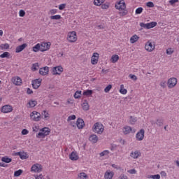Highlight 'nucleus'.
<instances>
[{"instance_id": "4be33fe9", "label": "nucleus", "mask_w": 179, "mask_h": 179, "mask_svg": "<svg viewBox=\"0 0 179 179\" xmlns=\"http://www.w3.org/2000/svg\"><path fill=\"white\" fill-rule=\"evenodd\" d=\"M15 156H20L22 160H25L26 159H29V155L26 152H18L15 153Z\"/></svg>"}, {"instance_id": "393cba45", "label": "nucleus", "mask_w": 179, "mask_h": 179, "mask_svg": "<svg viewBox=\"0 0 179 179\" xmlns=\"http://www.w3.org/2000/svg\"><path fill=\"white\" fill-rule=\"evenodd\" d=\"M37 106V101L36 100H29L27 103L28 108H33V107H36Z\"/></svg>"}, {"instance_id": "c85d7f7f", "label": "nucleus", "mask_w": 179, "mask_h": 179, "mask_svg": "<svg viewBox=\"0 0 179 179\" xmlns=\"http://www.w3.org/2000/svg\"><path fill=\"white\" fill-rule=\"evenodd\" d=\"M38 69H40V64L38 62L32 64L31 67L32 72H36V71H38Z\"/></svg>"}, {"instance_id": "dca6fc26", "label": "nucleus", "mask_w": 179, "mask_h": 179, "mask_svg": "<svg viewBox=\"0 0 179 179\" xmlns=\"http://www.w3.org/2000/svg\"><path fill=\"white\" fill-rule=\"evenodd\" d=\"M135 129H132L130 126H124L122 128L124 135H129L131 132L135 133Z\"/></svg>"}, {"instance_id": "5701e85b", "label": "nucleus", "mask_w": 179, "mask_h": 179, "mask_svg": "<svg viewBox=\"0 0 179 179\" xmlns=\"http://www.w3.org/2000/svg\"><path fill=\"white\" fill-rule=\"evenodd\" d=\"M105 179H113L114 177V172L110 170H107L103 176Z\"/></svg>"}, {"instance_id": "338daca9", "label": "nucleus", "mask_w": 179, "mask_h": 179, "mask_svg": "<svg viewBox=\"0 0 179 179\" xmlns=\"http://www.w3.org/2000/svg\"><path fill=\"white\" fill-rule=\"evenodd\" d=\"M178 2V0H170L169 1V3H171V5H174V3Z\"/></svg>"}, {"instance_id": "49530a36", "label": "nucleus", "mask_w": 179, "mask_h": 179, "mask_svg": "<svg viewBox=\"0 0 179 179\" xmlns=\"http://www.w3.org/2000/svg\"><path fill=\"white\" fill-rule=\"evenodd\" d=\"M32 131H33V132H38V131H40V126L34 125L32 127Z\"/></svg>"}, {"instance_id": "603ef678", "label": "nucleus", "mask_w": 179, "mask_h": 179, "mask_svg": "<svg viewBox=\"0 0 179 179\" xmlns=\"http://www.w3.org/2000/svg\"><path fill=\"white\" fill-rule=\"evenodd\" d=\"M174 52V49L169 48L166 50L167 55H171Z\"/></svg>"}, {"instance_id": "3c124183", "label": "nucleus", "mask_w": 179, "mask_h": 179, "mask_svg": "<svg viewBox=\"0 0 179 179\" xmlns=\"http://www.w3.org/2000/svg\"><path fill=\"white\" fill-rule=\"evenodd\" d=\"M74 120H76V115H72L68 117L67 121L69 122V121H73Z\"/></svg>"}, {"instance_id": "7ed1b4c3", "label": "nucleus", "mask_w": 179, "mask_h": 179, "mask_svg": "<svg viewBox=\"0 0 179 179\" xmlns=\"http://www.w3.org/2000/svg\"><path fill=\"white\" fill-rule=\"evenodd\" d=\"M50 130L48 127H44L40 129L38 134H36V138L40 139V138H45L47 136L50 135Z\"/></svg>"}, {"instance_id": "680f3d73", "label": "nucleus", "mask_w": 179, "mask_h": 179, "mask_svg": "<svg viewBox=\"0 0 179 179\" xmlns=\"http://www.w3.org/2000/svg\"><path fill=\"white\" fill-rule=\"evenodd\" d=\"M57 12L58 10L57 9H51L49 13L50 15H55V13H57Z\"/></svg>"}, {"instance_id": "de8ad7c7", "label": "nucleus", "mask_w": 179, "mask_h": 179, "mask_svg": "<svg viewBox=\"0 0 179 179\" xmlns=\"http://www.w3.org/2000/svg\"><path fill=\"white\" fill-rule=\"evenodd\" d=\"M10 54L8 52H4L3 54L0 55V58H8Z\"/></svg>"}, {"instance_id": "b1692460", "label": "nucleus", "mask_w": 179, "mask_h": 179, "mask_svg": "<svg viewBox=\"0 0 179 179\" xmlns=\"http://www.w3.org/2000/svg\"><path fill=\"white\" fill-rule=\"evenodd\" d=\"M139 38L140 37L136 34L131 36L130 38V43L135 44V43H137V41H139Z\"/></svg>"}, {"instance_id": "bb28decb", "label": "nucleus", "mask_w": 179, "mask_h": 179, "mask_svg": "<svg viewBox=\"0 0 179 179\" xmlns=\"http://www.w3.org/2000/svg\"><path fill=\"white\" fill-rule=\"evenodd\" d=\"M89 140L92 143H97V141H99V137L96 134H92L90 136Z\"/></svg>"}, {"instance_id": "2f4dec72", "label": "nucleus", "mask_w": 179, "mask_h": 179, "mask_svg": "<svg viewBox=\"0 0 179 179\" xmlns=\"http://www.w3.org/2000/svg\"><path fill=\"white\" fill-rule=\"evenodd\" d=\"M118 59H120V57L117 55H113L111 57L110 61L113 64H115Z\"/></svg>"}, {"instance_id": "13d9d810", "label": "nucleus", "mask_w": 179, "mask_h": 179, "mask_svg": "<svg viewBox=\"0 0 179 179\" xmlns=\"http://www.w3.org/2000/svg\"><path fill=\"white\" fill-rule=\"evenodd\" d=\"M127 173H129V174H136L137 171H136V169H132L128 170Z\"/></svg>"}, {"instance_id": "f8f14e48", "label": "nucleus", "mask_w": 179, "mask_h": 179, "mask_svg": "<svg viewBox=\"0 0 179 179\" xmlns=\"http://www.w3.org/2000/svg\"><path fill=\"white\" fill-rule=\"evenodd\" d=\"M115 8L117 9V10H125L127 8V6L125 5V1H124V0H120L115 4Z\"/></svg>"}, {"instance_id": "4d7b16f0", "label": "nucleus", "mask_w": 179, "mask_h": 179, "mask_svg": "<svg viewBox=\"0 0 179 179\" xmlns=\"http://www.w3.org/2000/svg\"><path fill=\"white\" fill-rule=\"evenodd\" d=\"M129 78H130V79H131L132 80H138V77H136V76L134 74H129Z\"/></svg>"}, {"instance_id": "e433bc0d", "label": "nucleus", "mask_w": 179, "mask_h": 179, "mask_svg": "<svg viewBox=\"0 0 179 179\" xmlns=\"http://www.w3.org/2000/svg\"><path fill=\"white\" fill-rule=\"evenodd\" d=\"M148 179H160V176L159 174L157 175H148L147 176Z\"/></svg>"}, {"instance_id": "8fccbe9b", "label": "nucleus", "mask_w": 179, "mask_h": 179, "mask_svg": "<svg viewBox=\"0 0 179 179\" xmlns=\"http://www.w3.org/2000/svg\"><path fill=\"white\" fill-rule=\"evenodd\" d=\"M143 12V8L139 7L136 10V15H141Z\"/></svg>"}, {"instance_id": "412c9836", "label": "nucleus", "mask_w": 179, "mask_h": 179, "mask_svg": "<svg viewBox=\"0 0 179 179\" xmlns=\"http://www.w3.org/2000/svg\"><path fill=\"white\" fill-rule=\"evenodd\" d=\"M69 159H70V160H72L73 162L79 160V155H78V152L76 151H73L69 155Z\"/></svg>"}, {"instance_id": "09e8293b", "label": "nucleus", "mask_w": 179, "mask_h": 179, "mask_svg": "<svg viewBox=\"0 0 179 179\" xmlns=\"http://www.w3.org/2000/svg\"><path fill=\"white\" fill-rule=\"evenodd\" d=\"M159 85L163 89L166 88V86H167V82L166 80H162L160 82Z\"/></svg>"}, {"instance_id": "0e129e2a", "label": "nucleus", "mask_w": 179, "mask_h": 179, "mask_svg": "<svg viewBox=\"0 0 179 179\" xmlns=\"http://www.w3.org/2000/svg\"><path fill=\"white\" fill-rule=\"evenodd\" d=\"M101 8L103 9H108V8H110V5H108V4H102Z\"/></svg>"}, {"instance_id": "0eeeda50", "label": "nucleus", "mask_w": 179, "mask_h": 179, "mask_svg": "<svg viewBox=\"0 0 179 179\" xmlns=\"http://www.w3.org/2000/svg\"><path fill=\"white\" fill-rule=\"evenodd\" d=\"M178 80L176 78L172 77L169 78L167 81V86L169 89H173L177 86Z\"/></svg>"}, {"instance_id": "9d476101", "label": "nucleus", "mask_w": 179, "mask_h": 179, "mask_svg": "<svg viewBox=\"0 0 179 179\" xmlns=\"http://www.w3.org/2000/svg\"><path fill=\"white\" fill-rule=\"evenodd\" d=\"M1 111L3 114H9L13 111V107L10 105H4L1 108Z\"/></svg>"}, {"instance_id": "4468645a", "label": "nucleus", "mask_w": 179, "mask_h": 179, "mask_svg": "<svg viewBox=\"0 0 179 179\" xmlns=\"http://www.w3.org/2000/svg\"><path fill=\"white\" fill-rule=\"evenodd\" d=\"M145 138V129H141L139 131H138L136 134V139L138 141H143Z\"/></svg>"}, {"instance_id": "9b49d317", "label": "nucleus", "mask_w": 179, "mask_h": 179, "mask_svg": "<svg viewBox=\"0 0 179 179\" xmlns=\"http://www.w3.org/2000/svg\"><path fill=\"white\" fill-rule=\"evenodd\" d=\"M100 58V54L98 52H94L91 57L92 65H97L99 64V59Z\"/></svg>"}, {"instance_id": "c03bdc74", "label": "nucleus", "mask_w": 179, "mask_h": 179, "mask_svg": "<svg viewBox=\"0 0 179 179\" xmlns=\"http://www.w3.org/2000/svg\"><path fill=\"white\" fill-rule=\"evenodd\" d=\"M1 50H8L9 48V45L8 43H4L0 45Z\"/></svg>"}, {"instance_id": "4c0bfd02", "label": "nucleus", "mask_w": 179, "mask_h": 179, "mask_svg": "<svg viewBox=\"0 0 179 179\" xmlns=\"http://www.w3.org/2000/svg\"><path fill=\"white\" fill-rule=\"evenodd\" d=\"M136 121H137L136 117L130 116V117H129V123H130L131 125L135 124V122H136Z\"/></svg>"}, {"instance_id": "7c9ffc66", "label": "nucleus", "mask_w": 179, "mask_h": 179, "mask_svg": "<svg viewBox=\"0 0 179 179\" xmlns=\"http://www.w3.org/2000/svg\"><path fill=\"white\" fill-rule=\"evenodd\" d=\"M164 121L163 120V119L162 117H158L156 120V125H157V127H162V125H163Z\"/></svg>"}, {"instance_id": "cd10ccee", "label": "nucleus", "mask_w": 179, "mask_h": 179, "mask_svg": "<svg viewBox=\"0 0 179 179\" xmlns=\"http://www.w3.org/2000/svg\"><path fill=\"white\" fill-rule=\"evenodd\" d=\"M89 103L87 102V100H85L84 102L82 104V108L84 111H89L90 108Z\"/></svg>"}, {"instance_id": "bf43d9fd", "label": "nucleus", "mask_w": 179, "mask_h": 179, "mask_svg": "<svg viewBox=\"0 0 179 179\" xmlns=\"http://www.w3.org/2000/svg\"><path fill=\"white\" fill-rule=\"evenodd\" d=\"M26 15V12H24V10H20L19 11V16L20 17H24V16Z\"/></svg>"}, {"instance_id": "6e6d98bb", "label": "nucleus", "mask_w": 179, "mask_h": 179, "mask_svg": "<svg viewBox=\"0 0 179 179\" xmlns=\"http://www.w3.org/2000/svg\"><path fill=\"white\" fill-rule=\"evenodd\" d=\"M118 179H129L128 178V176L124 173H121L119 177H118Z\"/></svg>"}, {"instance_id": "6e6552de", "label": "nucleus", "mask_w": 179, "mask_h": 179, "mask_svg": "<svg viewBox=\"0 0 179 179\" xmlns=\"http://www.w3.org/2000/svg\"><path fill=\"white\" fill-rule=\"evenodd\" d=\"M141 27H143V29H153V27H156L157 26V22H151L149 23H143L141 22L140 23Z\"/></svg>"}, {"instance_id": "f257e3e1", "label": "nucleus", "mask_w": 179, "mask_h": 179, "mask_svg": "<svg viewBox=\"0 0 179 179\" xmlns=\"http://www.w3.org/2000/svg\"><path fill=\"white\" fill-rule=\"evenodd\" d=\"M51 48V42H41V43H37L32 48L34 52H45Z\"/></svg>"}, {"instance_id": "39448f33", "label": "nucleus", "mask_w": 179, "mask_h": 179, "mask_svg": "<svg viewBox=\"0 0 179 179\" xmlns=\"http://www.w3.org/2000/svg\"><path fill=\"white\" fill-rule=\"evenodd\" d=\"M144 48L148 52H153L156 48V45L152 41H148L145 43Z\"/></svg>"}, {"instance_id": "a18cd8bd", "label": "nucleus", "mask_w": 179, "mask_h": 179, "mask_svg": "<svg viewBox=\"0 0 179 179\" xmlns=\"http://www.w3.org/2000/svg\"><path fill=\"white\" fill-rule=\"evenodd\" d=\"M22 173H23V171L22 169H19L18 171H15L14 173V177H19Z\"/></svg>"}, {"instance_id": "a211bd4d", "label": "nucleus", "mask_w": 179, "mask_h": 179, "mask_svg": "<svg viewBox=\"0 0 179 179\" xmlns=\"http://www.w3.org/2000/svg\"><path fill=\"white\" fill-rule=\"evenodd\" d=\"M50 72V68L48 66H45L39 69V74H41L42 76H45L48 75Z\"/></svg>"}, {"instance_id": "a19ab883", "label": "nucleus", "mask_w": 179, "mask_h": 179, "mask_svg": "<svg viewBox=\"0 0 179 179\" xmlns=\"http://www.w3.org/2000/svg\"><path fill=\"white\" fill-rule=\"evenodd\" d=\"M50 19L52 20H59V19H61V15H52L50 16Z\"/></svg>"}, {"instance_id": "ddd939ff", "label": "nucleus", "mask_w": 179, "mask_h": 179, "mask_svg": "<svg viewBox=\"0 0 179 179\" xmlns=\"http://www.w3.org/2000/svg\"><path fill=\"white\" fill-rule=\"evenodd\" d=\"M64 72V68L61 66L53 67L52 69V75H61Z\"/></svg>"}, {"instance_id": "aec40b11", "label": "nucleus", "mask_w": 179, "mask_h": 179, "mask_svg": "<svg viewBox=\"0 0 179 179\" xmlns=\"http://www.w3.org/2000/svg\"><path fill=\"white\" fill-rule=\"evenodd\" d=\"M76 126L78 129H83L85 127V121L82 118L77 119Z\"/></svg>"}, {"instance_id": "f704fd0d", "label": "nucleus", "mask_w": 179, "mask_h": 179, "mask_svg": "<svg viewBox=\"0 0 179 179\" xmlns=\"http://www.w3.org/2000/svg\"><path fill=\"white\" fill-rule=\"evenodd\" d=\"M120 93H121V94H127V93H128V90L124 88L123 84L120 85Z\"/></svg>"}, {"instance_id": "864d4df0", "label": "nucleus", "mask_w": 179, "mask_h": 179, "mask_svg": "<svg viewBox=\"0 0 179 179\" xmlns=\"http://www.w3.org/2000/svg\"><path fill=\"white\" fill-rule=\"evenodd\" d=\"M35 179H45V176L43 175V173H41L39 175L35 176Z\"/></svg>"}, {"instance_id": "69168bd1", "label": "nucleus", "mask_w": 179, "mask_h": 179, "mask_svg": "<svg viewBox=\"0 0 179 179\" xmlns=\"http://www.w3.org/2000/svg\"><path fill=\"white\" fill-rule=\"evenodd\" d=\"M113 169H115L116 170H120V166L115 164H113L111 165Z\"/></svg>"}, {"instance_id": "ea45409f", "label": "nucleus", "mask_w": 179, "mask_h": 179, "mask_svg": "<svg viewBox=\"0 0 179 179\" xmlns=\"http://www.w3.org/2000/svg\"><path fill=\"white\" fill-rule=\"evenodd\" d=\"M81 95H82V91H76L74 94V98L80 99Z\"/></svg>"}, {"instance_id": "72a5a7b5", "label": "nucleus", "mask_w": 179, "mask_h": 179, "mask_svg": "<svg viewBox=\"0 0 179 179\" xmlns=\"http://www.w3.org/2000/svg\"><path fill=\"white\" fill-rule=\"evenodd\" d=\"M1 162H3V163H10L12 162V158H9L8 156L3 157L1 158Z\"/></svg>"}, {"instance_id": "e2e57ef3", "label": "nucleus", "mask_w": 179, "mask_h": 179, "mask_svg": "<svg viewBox=\"0 0 179 179\" xmlns=\"http://www.w3.org/2000/svg\"><path fill=\"white\" fill-rule=\"evenodd\" d=\"M22 135H27L29 134V130L24 129L21 131Z\"/></svg>"}, {"instance_id": "c9c22d12", "label": "nucleus", "mask_w": 179, "mask_h": 179, "mask_svg": "<svg viewBox=\"0 0 179 179\" xmlns=\"http://www.w3.org/2000/svg\"><path fill=\"white\" fill-rule=\"evenodd\" d=\"M83 96H92V94H93V90H85L83 92Z\"/></svg>"}, {"instance_id": "79ce46f5", "label": "nucleus", "mask_w": 179, "mask_h": 179, "mask_svg": "<svg viewBox=\"0 0 179 179\" xmlns=\"http://www.w3.org/2000/svg\"><path fill=\"white\" fill-rule=\"evenodd\" d=\"M42 115L44 116L45 120L50 118V113H48V112H47L46 110H43L42 112Z\"/></svg>"}, {"instance_id": "6ab92c4d", "label": "nucleus", "mask_w": 179, "mask_h": 179, "mask_svg": "<svg viewBox=\"0 0 179 179\" xmlns=\"http://www.w3.org/2000/svg\"><path fill=\"white\" fill-rule=\"evenodd\" d=\"M141 151L138 150L131 151L130 153V157H131V159H138L139 157H141Z\"/></svg>"}, {"instance_id": "f3484780", "label": "nucleus", "mask_w": 179, "mask_h": 179, "mask_svg": "<svg viewBox=\"0 0 179 179\" xmlns=\"http://www.w3.org/2000/svg\"><path fill=\"white\" fill-rule=\"evenodd\" d=\"M41 82H43V80L41 78H38L32 80V87H34V89H38V87L41 86Z\"/></svg>"}, {"instance_id": "37998d69", "label": "nucleus", "mask_w": 179, "mask_h": 179, "mask_svg": "<svg viewBox=\"0 0 179 179\" xmlns=\"http://www.w3.org/2000/svg\"><path fill=\"white\" fill-rule=\"evenodd\" d=\"M111 89H113V85H108L104 89V92L105 93H108L110 92V90H111Z\"/></svg>"}, {"instance_id": "1a4fd4ad", "label": "nucleus", "mask_w": 179, "mask_h": 179, "mask_svg": "<svg viewBox=\"0 0 179 179\" xmlns=\"http://www.w3.org/2000/svg\"><path fill=\"white\" fill-rule=\"evenodd\" d=\"M31 119L32 121H40L41 120V114L37 111H33L30 114Z\"/></svg>"}, {"instance_id": "5fc2aeb1", "label": "nucleus", "mask_w": 179, "mask_h": 179, "mask_svg": "<svg viewBox=\"0 0 179 179\" xmlns=\"http://www.w3.org/2000/svg\"><path fill=\"white\" fill-rule=\"evenodd\" d=\"M146 6L148 8H154L155 7V3H153V2L152 1H148L146 3Z\"/></svg>"}, {"instance_id": "473e14b6", "label": "nucleus", "mask_w": 179, "mask_h": 179, "mask_svg": "<svg viewBox=\"0 0 179 179\" xmlns=\"http://www.w3.org/2000/svg\"><path fill=\"white\" fill-rule=\"evenodd\" d=\"M106 0H94V5H96V6H100L101 5H103Z\"/></svg>"}, {"instance_id": "58836bf2", "label": "nucleus", "mask_w": 179, "mask_h": 179, "mask_svg": "<svg viewBox=\"0 0 179 179\" xmlns=\"http://www.w3.org/2000/svg\"><path fill=\"white\" fill-rule=\"evenodd\" d=\"M108 155H110V151L106 150H103V152H101L100 154H99V156L101 157H103V156H108Z\"/></svg>"}, {"instance_id": "20e7f679", "label": "nucleus", "mask_w": 179, "mask_h": 179, "mask_svg": "<svg viewBox=\"0 0 179 179\" xmlns=\"http://www.w3.org/2000/svg\"><path fill=\"white\" fill-rule=\"evenodd\" d=\"M67 41L69 43H76L78 41V35L76 31H72L68 33L67 34Z\"/></svg>"}, {"instance_id": "052dcab7", "label": "nucleus", "mask_w": 179, "mask_h": 179, "mask_svg": "<svg viewBox=\"0 0 179 179\" xmlns=\"http://www.w3.org/2000/svg\"><path fill=\"white\" fill-rule=\"evenodd\" d=\"M66 7V4L62 3L59 6V10H64V9H65Z\"/></svg>"}, {"instance_id": "423d86ee", "label": "nucleus", "mask_w": 179, "mask_h": 179, "mask_svg": "<svg viewBox=\"0 0 179 179\" xmlns=\"http://www.w3.org/2000/svg\"><path fill=\"white\" fill-rule=\"evenodd\" d=\"M43 171V165L36 163L31 167V173H41Z\"/></svg>"}, {"instance_id": "774afa93", "label": "nucleus", "mask_w": 179, "mask_h": 179, "mask_svg": "<svg viewBox=\"0 0 179 179\" xmlns=\"http://www.w3.org/2000/svg\"><path fill=\"white\" fill-rule=\"evenodd\" d=\"M27 94H32L33 90H30V88H28L27 90Z\"/></svg>"}, {"instance_id": "2eb2a0df", "label": "nucleus", "mask_w": 179, "mask_h": 179, "mask_svg": "<svg viewBox=\"0 0 179 179\" xmlns=\"http://www.w3.org/2000/svg\"><path fill=\"white\" fill-rule=\"evenodd\" d=\"M11 82L15 85V86H21L23 80L19 76H15L13 77L11 79Z\"/></svg>"}, {"instance_id": "f03ea898", "label": "nucleus", "mask_w": 179, "mask_h": 179, "mask_svg": "<svg viewBox=\"0 0 179 179\" xmlns=\"http://www.w3.org/2000/svg\"><path fill=\"white\" fill-rule=\"evenodd\" d=\"M92 131L98 135H101L104 132V126L100 122H96L94 124Z\"/></svg>"}, {"instance_id": "a878e982", "label": "nucleus", "mask_w": 179, "mask_h": 179, "mask_svg": "<svg viewBox=\"0 0 179 179\" xmlns=\"http://www.w3.org/2000/svg\"><path fill=\"white\" fill-rule=\"evenodd\" d=\"M26 47H27V45L26 43H23L22 45L17 46L15 48V52L17 53L22 52V51H23V50H24Z\"/></svg>"}, {"instance_id": "c756f323", "label": "nucleus", "mask_w": 179, "mask_h": 179, "mask_svg": "<svg viewBox=\"0 0 179 179\" xmlns=\"http://www.w3.org/2000/svg\"><path fill=\"white\" fill-rule=\"evenodd\" d=\"M77 179H89V176L84 172H81L78 173Z\"/></svg>"}]
</instances>
